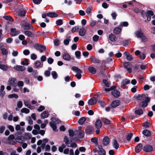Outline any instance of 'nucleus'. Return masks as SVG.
<instances>
[{
	"mask_svg": "<svg viewBox=\"0 0 155 155\" xmlns=\"http://www.w3.org/2000/svg\"><path fill=\"white\" fill-rule=\"evenodd\" d=\"M8 68V66L0 64V69L4 71H6Z\"/></svg>",
	"mask_w": 155,
	"mask_h": 155,
	"instance_id": "38",
	"label": "nucleus"
},
{
	"mask_svg": "<svg viewBox=\"0 0 155 155\" xmlns=\"http://www.w3.org/2000/svg\"><path fill=\"white\" fill-rule=\"evenodd\" d=\"M153 147L149 145H147L143 147V150L145 152H150L153 150Z\"/></svg>",
	"mask_w": 155,
	"mask_h": 155,
	"instance_id": "8",
	"label": "nucleus"
},
{
	"mask_svg": "<svg viewBox=\"0 0 155 155\" xmlns=\"http://www.w3.org/2000/svg\"><path fill=\"white\" fill-rule=\"evenodd\" d=\"M102 121L104 123L107 124H109L110 123V121L106 118H104Z\"/></svg>",
	"mask_w": 155,
	"mask_h": 155,
	"instance_id": "53",
	"label": "nucleus"
},
{
	"mask_svg": "<svg viewBox=\"0 0 155 155\" xmlns=\"http://www.w3.org/2000/svg\"><path fill=\"white\" fill-rule=\"evenodd\" d=\"M124 67L125 68L127 69V71L130 73L132 72L131 68H132V65L131 64L130 62H125L123 63Z\"/></svg>",
	"mask_w": 155,
	"mask_h": 155,
	"instance_id": "4",
	"label": "nucleus"
},
{
	"mask_svg": "<svg viewBox=\"0 0 155 155\" xmlns=\"http://www.w3.org/2000/svg\"><path fill=\"white\" fill-rule=\"evenodd\" d=\"M25 12L24 10H20L19 12V15L22 16H25Z\"/></svg>",
	"mask_w": 155,
	"mask_h": 155,
	"instance_id": "62",
	"label": "nucleus"
},
{
	"mask_svg": "<svg viewBox=\"0 0 155 155\" xmlns=\"http://www.w3.org/2000/svg\"><path fill=\"white\" fill-rule=\"evenodd\" d=\"M24 34L28 37L31 38H33L35 36V35L31 31L26 30L24 31Z\"/></svg>",
	"mask_w": 155,
	"mask_h": 155,
	"instance_id": "19",
	"label": "nucleus"
},
{
	"mask_svg": "<svg viewBox=\"0 0 155 155\" xmlns=\"http://www.w3.org/2000/svg\"><path fill=\"white\" fill-rule=\"evenodd\" d=\"M96 128L97 129H100L102 126V122L101 120H97L95 123Z\"/></svg>",
	"mask_w": 155,
	"mask_h": 155,
	"instance_id": "24",
	"label": "nucleus"
},
{
	"mask_svg": "<svg viewBox=\"0 0 155 155\" xmlns=\"http://www.w3.org/2000/svg\"><path fill=\"white\" fill-rule=\"evenodd\" d=\"M54 45L55 46H57L59 45L60 43V41L59 40L56 39L54 40Z\"/></svg>",
	"mask_w": 155,
	"mask_h": 155,
	"instance_id": "59",
	"label": "nucleus"
},
{
	"mask_svg": "<svg viewBox=\"0 0 155 155\" xmlns=\"http://www.w3.org/2000/svg\"><path fill=\"white\" fill-rule=\"evenodd\" d=\"M18 97L17 94H9L8 96V97L9 98H15L16 99H17Z\"/></svg>",
	"mask_w": 155,
	"mask_h": 155,
	"instance_id": "44",
	"label": "nucleus"
},
{
	"mask_svg": "<svg viewBox=\"0 0 155 155\" xmlns=\"http://www.w3.org/2000/svg\"><path fill=\"white\" fill-rule=\"evenodd\" d=\"M73 138H71L70 140H69L68 138L66 136H65L64 138V141L65 142V144L68 147H70L72 143Z\"/></svg>",
	"mask_w": 155,
	"mask_h": 155,
	"instance_id": "5",
	"label": "nucleus"
},
{
	"mask_svg": "<svg viewBox=\"0 0 155 155\" xmlns=\"http://www.w3.org/2000/svg\"><path fill=\"white\" fill-rule=\"evenodd\" d=\"M34 48L37 50H39L41 53H42L46 49V48L44 45L38 43L35 44L34 45Z\"/></svg>",
	"mask_w": 155,
	"mask_h": 155,
	"instance_id": "3",
	"label": "nucleus"
},
{
	"mask_svg": "<svg viewBox=\"0 0 155 155\" xmlns=\"http://www.w3.org/2000/svg\"><path fill=\"white\" fill-rule=\"evenodd\" d=\"M110 142V139L108 136H105L103 139L102 143L104 146H106L108 145Z\"/></svg>",
	"mask_w": 155,
	"mask_h": 155,
	"instance_id": "14",
	"label": "nucleus"
},
{
	"mask_svg": "<svg viewBox=\"0 0 155 155\" xmlns=\"http://www.w3.org/2000/svg\"><path fill=\"white\" fill-rule=\"evenodd\" d=\"M14 70L19 71H23L25 68V67L20 65H17L13 68Z\"/></svg>",
	"mask_w": 155,
	"mask_h": 155,
	"instance_id": "20",
	"label": "nucleus"
},
{
	"mask_svg": "<svg viewBox=\"0 0 155 155\" xmlns=\"http://www.w3.org/2000/svg\"><path fill=\"white\" fill-rule=\"evenodd\" d=\"M85 131L87 134H90L92 133V130L91 128L89 127H87L86 128Z\"/></svg>",
	"mask_w": 155,
	"mask_h": 155,
	"instance_id": "39",
	"label": "nucleus"
},
{
	"mask_svg": "<svg viewBox=\"0 0 155 155\" xmlns=\"http://www.w3.org/2000/svg\"><path fill=\"white\" fill-rule=\"evenodd\" d=\"M10 31L11 32V35L13 37L16 36L21 33L19 31L17 30L15 28H11Z\"/></svg>",
	"mask_w": 155,
	"mask_h": 155,
	"instance_id": "10",
	"label": "nucleus"
},
{
	"mask_svg": "<svg viewBox=\"0 0 155 155\" xmlns=\"http://www.w3.org/2000/svg\"><path fill=\"white\" fill-rule=\"evenodd\" d=\"M54 59L51 58H49L47 59L48 62L50 64H52L54 62Z\"/></svg>",
	"mask_w": 155,
	"mask_h": 155,
	"instance_id": "58",
	"label": "nucleus"
},
{
	"mask_svg": "<svg viewBox=\"0 0 155 155\" xmlns=\"http://www.w3.org/2000/svg\"><path fill=\"white\" fill-rule=\"evenodd\" d=\"M88 70L90 72L93 74H95L96 71V70L95 68L91 67H89L88 68Z\"/></svg>",
	"mask_w": 155,
	"mask_h": 155,
	"instance_id": "42",
	"label": "nucleus"
},
{
	"mask_svg": "<svg viewBox=\"0 0 155 155\" xmlns=\"http://www.w3.org/2000/svg\"><path fill=\"white\" fill-rule=\"evenodd\" d=\"M98 154L99 155H106V151L104 150H99L98 152Z\"/></svg>",
	"mask_w": 155,
	"mask_h": 155,
	"instance_id": "51",
	"label": "nucleus"
},
{
	"mask_svg": "<svg viewBox=\"0 0 155 155\" xmlns=\"http://www.w3.org/2000/svg\"><path fill=\"white\" fill-rule=\"evenodd\" d=\"M112 62V59L110 57L107 58L105 60H102L101 66V71L100 73L101 74H103V72L105 71V69L104 68L106 66V64H109L110 62Z\"/></svg>",
	"mask_w": 155,
	"mask_h": 155,
	"instance_id": "1",
	"label": "nucleus"
},
{
	"mask_svg": "<svg viewBox=\"0 0 155 155\" xmlns=\"http://www.w3.org/2000/svg\"><path fill=\"white\" fill-rule=\"evenodd\" d=\"M69 134V136L70 137H73L74 135V131L72 130L69 129L68 130Z\"/></svg>",
	"mask_w": 155,
	"mask_h": 155,
	"instance_id": "54",
	"label": "nucleus"
},
{
	"mask_svg": "<svg viewBox=\"0 0 155 155\" xmlns=\"http://www.w3.org/2000/svg\"><path fill=\"white\" fill-rule=\"evenodd\" d=\"M62 58L65 60L69 61L71 59L70 55L67 53H64L62 55Z\"/></svg>",
	"mask_w": 155,
	"mask_h": 155,
	"instance_id": "17",
	"label": "nucleus"
},
{
	"mask_svg": "<svg viewBox=\"0 0 155 155\" xmlns=\"http://www.w3.org/2000/svg\"><path fill=\"white\" fill-rule=\"evenodd\" d=\"M15 129L18 132H22L23 131V128L22 127L21 129L20 126L18 124L16 126Z\"/></svg>",
	"mask_w": 155,
	"mask_h": 155,
	"instance_id": "36",
	"label": "nucleus"
},
{
	"mask_svg": "<svg viewBox=\"0 0 155 155\" xmlns=\"http://www.w3.org/2000/svg\"><path fill=\"white\" fill-rule=\"evenodd\" d=\"M17 85L19 87H22L24 85V83L22 81H19L17 83Z\"/></svg>",
	"mask_w": 155,
	"mask_h": 155,
	"instance_id": "60",
	"label": "nucleus"
},
{
	"mask_svg": "<svg viewBox=\"0 0 155 155\" xmlns=\"http://www.w3.org/2000/svg\"><path fill=\"white\" fill-rule=\"evenodd\" d=\"M86 118L85 117H82L78 121V123L80 125H82L86 120Z\"/></svg>",
	"mask_w": 155,
	"mask_h": 155,
	"instance_id": "34",
	"label": "nucleus"
},
{
	"mask_svg": "<svg viewBox=\"0 0 155 155\" xmlns=\"http://www.w3.org/2000/svg\"><path fill=\"white\" fill-rule=\"evenodd\" d=\"M71 36H66V39L64 41V44L65 45H69L70 41L71 40Z\"/></svg>",
	"mask_w": 155,
	"mask_h": 155,
	"instance_id": "28",
	"label": "nucleus"
},
{
	"mask_svg": "<svg viewBox=\"0 0 155 155\" xmlns=\"http://www.w3.org/2000/svg\"><path fill=\"white\" fill-rule=\"evenodd\" d=\"M28 21L29 22V21L27 20V22H25L24 21H22L21 23V25L24 30H33V26L29 23H27Z\"/></svg>",
	"mask_w": 155,
	"mask_h": 155,
	"instance_id": "2",
	"label": "nucleus"
},
{
	"mask_svg": "<svg viewBox=\"0 0 155 155\" xmlns=\"http://www.w3.org/2000/svg\"><path fill=\"white\" fill-rule=\"evenodd\" d=\"M63 23L62 20L61 19L57 20L56 22V24L58 25H61Z\"/></svg>",
	"mask_w": 155,
	"mask_h": 155,
	"instance_id": "55",
	"label": "nucleus"
},
{
	"mask_svg": "<svg viewBox=\"0 0 155 155\" xmlns=\"http://www.w3.org/2000/svg\"><path fill=\"white\" fill-rule=\"evenodd\" d=\"M45 109V107L44 106L41 105L39 106V108L37 110L39 112H41L44 110Z\"/></svg>",
	"mask_w": 155,
	"mask_h": 155,
	"instance_id": "63",
	"label": "nucleus"
},
{
	"mask_svg": "<svg viewBox=\"0 0 155 155\" xmlns=\"http://www.w3.org/2000/svg\"><path fill=\"white\" fill-rule=\"evenodd\" d=\"M103 81L105 86L107 87H109L110 86V83H109L106 80L103 79Z\"/></svg>",
	"mask_w": 155,
	"mask_h": 155,
	"instance_id": "50",
	"label": "nucleus"
},
{
	"mask_svg": "<svg viewBox=\"0 0 155 155\" xmlns=\"http://www.w3.org/2000/svg\"><path fill=\"white\" fill-rule=\"evenodd\" d=\"M116 87L115 86H111L109 88H103V90H104L106 92H109L110 91H112V90H114V89H116Z\"/></svg>",
	"mask_w": 155,
	"mask_h": 155,
	"instance_id": "37",
	"label": "nucleus"
},
{
	"mask_svg": "<svg viewBox=\"0 0 155 155\" xmlns=\"http://www.w3.org/2000/svg\"><path fill=\"white\" fill-rule=\"evenodd\" d=\"M133 134L131 133L128 134H127V135L126 137L127 140V141L130 140L131 139L132 136H133Z\"/></svg>",
	"mask_w": 155,
	"mask_h": 155,
	"instance_id": "49",
	"label": "nucleus"
},
{
	"mask_svg": "<svg viewBox=\"0 0 155 155\" xmlns=\"http://www.w3.org/2000/svg\"><path fill=\"white\" fill-rule=\"evenodd\" d=\"M49 115V113L48 111L45 110L42 113L41 115V119H44L48 117Z\"/></svg>",
	"mask_w": 155,
	"mask_h": 155,
	"instance_id": "23",
	"label": "nucleus"
},
{
	"mask_svg": "<svg viewBox=\"0 0 155 155\" xmlns=\"http://www.w3.org/2000/svg\"><path fill=\"white\" fill-rule=\"evenodd\" d=\"M7 143L9 144L14 145L16 143V142L14 140H8L7 141Z\"/></svg>",
	"mask_w": 155,
	"mask_h": 155,
	"instance_id": "57",
	"label": "nucleus"
},
{
	"mask_svg": "<svg viewBox=\"0 0 155 155\" xmlns=\"http://www.w3.org/2000/svg\"><path fill=\"white\" fill-rule=\"evenodd\" d=\"M90 58L91 59V61L93 63L96 64L101 63L100 60H99L98 59L96 58H92L91 57H90Z\"/></svg>",
	"mask_w": 155,
	"mask_h": 155,
	"instance_id": "35",
	"label": "nucleus"
},
{
	"mask_svg": "<svg viewBox=\"0 0 155 155\" xmlns=\"http://www.w3.org/2000/svg\"><path fill=\"white\" fill-rule=\"evenodd\" d=\"M97 102L99 103L102 107H104L105 106L104 103L101 100H98Z\"/></svg>",
	"mask_w": 155,
	"mask_h": 155,
	"instance_id": "61",
	"label": "nucleus"
},
{
	"mask_svg": "<svg viewBox=\"0 0 155 155\" xmlns=\"http://www.w3.org/2000/svg\"><path fill=\"white\" fill-rule=\"evenodd\" d=\"M71 69L73 71L77 73H82V71L77 67L72 66Z\"/></svg>",
	"mask_w": 155,
	"mask_h": 155,
	"instance_id": "33",
	"label": "nucleus"
},
{
	"mask_svg": "<svg viewBox=\"0 0 155 155\" xmlns=\"http://www.w3.org/2000/svg\"><path fill=\"white\" fill-rule=\"evenodd\" d=\"M49 125L50 127L55 132H57L58 130L57 128V126L56 125L54 124L51 122H50L49 123Z\"/></svg>",
	"mask_w": 155,
	"mask_h": 155,
	"instance_id": "30",
	"label": "nucleus"
},
{
	"mask_svg": "<svg viewBox=\"0 0 155 155\" xmlns=\"http://www.w3.org/2000/svg\"><path fill=\"white\" fill-rule=\"evenodd\" d=\"M140 28H139L137 31L134 32V34L136 35L138 38H140L144 35Z\"/></svg>",
	"mask_w": 155,
	"mask_h": 155,
	"instance_id": "7",
	"label": "nucleus"
},
{
	"mask_svg": "<svg viewBox=\"0 0 155 155\" xmlns=\"http://www.w3.org/2000/svg\"><path fill=\"white\" fill-rule=\"evenodd\" d=\"M34 68H39L43 67V64L38 60L36 61L34 64Z\"/></svg>",
	"mask_w": 155,
	"mask_h": 155,
	"instance_id": "12",
	"label": "nucleus"
},
{
	"mask_svg": "<svg viewBox=\"0 0 155 155\" xmlns=\"http://www.w3.org/2000/svg\"><path fill=\"white\" fill-rule=\"evenodd\" d=\"M6 20H9L11 21H14V20L12 17L10 16H4L3 17Z\"/></svg>",
	"mask_w": 155,
	"mask_h": 155,
	"instance_id": "48",
	"label": "nucleus"
},
{
	"mask_svg": "<svg viewBox=\"0 0 155 155\" xmlns=\"http://www.w3.org/2000/svg\"><path fill=\"white\" fill-rule=\"evenodd\" d=\"M153 12L151 10H147L146 12V16L147 17V20L148 21H149L151 19V16L153 15Z\"/></svg>",
	"mask_w": 155,
	"mask_h": 155,
	"instance_id": "11",
	"label": "nucleus"
},
{
	"mask_svg": "<svg viewBox=\"0 0 155 155\" xmlns=\"http://www.w3.org/2000/svg\"><path fill=\"white\" fill-rule=\"evenodd\" d=\"M120 104V101L119 100H115L113 101L111 104V107L113 108H115Z\"/></svg>",
	"mask_w": 155,
	"mask_h": 155,
	"instance_id": "21",
	"label": "nucleus"
},
{
	"mask_svg": "<svg viewBox=\"0 0 155 155\" xmlns=\"http://www.w3.org/2000/svg\"><path fill=\"white\" fill-rule=\"evenodd\" d=\"M86 31L85 29L84 28H80L79 31V35L81 37H84L86 34Z\"/></svg>",
	"mask_w": 155,
	"mask_h": 155,
	"instance_id": "22",
	"label": "nucleus"
},
{
	"mask_svg": "<svg viewBox=\"0 0 155 155\" xmlns=\"http://www.w3.org/2000/svg\"><path fill=\"white\" fill-rule=\"evenodd\" d=\"M144 101H142L140 104L141 107H146L148 103L150 102V99L149 97L147 98Z\"/></svg>",
	"mask_w": 155,
	"mask_h": 155,
	"instance_id": "13",
	"label": "nucleus"
},
{
	"mask_svg": "<svg viewBox=\"0 0 155 155\" xmlns=\"http://www.w3.org/2000/svg\"><path fill=\"white\" fill-rule=\"evenodd\" d=\"M81 52L79 51H77L75 53L76 57L78 59H80L81 58Z\"/></svg>",
	"mask_w": 155,
	"mask_h": 155,
	"instance_id": "47",
	"label": "nucleus"
},
{
	"mask_svg": "<svg viewBox=\"0 0 155 155\" xmlns=\"http://www.w3.org/2000/svg\"><path fill=\"white\" fill-rule=\"evenodd\" d=\"M51 74L53 79H56L58 77V75L56 72L55 71H52L51 72Z\"/></svg>",
	"mask_w": 155,
	"mask_h": 155,
	"instance_id": "45",
	"label": "nucleus"
},
{
	"mask_svg": "<svg viewBox=\"0 0 155 155\" xmlns=\"http://www.w3.org/2000/svg\"><path fill=\"white\" fill-rule=\"evenodd\" d=\"M111 15L112 16L113 19L114 20L116 19V17L117 16V15L115 12H112L111 14Z\"/></svg>",
	"mask_w": 155,
	"mask_h": 155,
	"instance_id": "52",
	"label": "nucleus"
},
{
	"mask_svg": "<svg viewBox=\"0 0 155 155\" xmlns=\"http://www.w3.org/2000/svg\"><path fill=\"white\" fill-rule=\"evenodd\" d=\"M112 146L116 150H117L119 147V144L117 142L116 139H114L113 140Z\"/></svg>",
	"mask_w": 155,
	"mask_h": 155,
	"instance_id": "25",
	"label": "nucleus"
},
{
	"mask_svg": "<svg viewBox=\"0 0 155 155\" xmlns=\"http://www.w3.org/2000/svg\"><path fill=\"white\" fill-rule=\"evenodd\" d=\"M143 134L146 137H150L151 135V132L148 130L145 129L143 131Z\"/></svg>",
	"mask_w": 155,
	"mask_h": 155,
	"instance_id": "27",
	"label": "nucleus"
},
{
	"mask_svg": "<svg viewBox=\"0 0 155 155\" xmlns=\"http://www.w3.org/2000/svg\"><path fill=\"white\" fill-rule=\"evenodd\" d=\"M109 38L110 40L112 42L115 41L117 40L115 36L112 33L109 35Z\"/></svg>",
	"mask_w": 155,
	"mask_h": 155,
	"instance_id": "31",
	"label": "nucleus"
},
{
	"mask_svg": "<svg viewBox=\"0 0 155 155\" xmlns=\"http://www.w3.org/2000/svg\"><path fill=\"white\" fill-rule=\"evenodd\" d=\"M148 97L147 95L142 94L141 95H138L137 97V99L138 100H145Z\"/></svg>",
	"mask_w": 155,
	"mask_h": 155,
	"instance_id": "15",
	"label": "nucleus"
},
{
	"mask_svg": "<svg viewBox=\"0 0 155 155\" xmlns=\"http://www.w3.org/2000/svg\"><path fill=\"white\" fill-rule=\"evenodd\" d=\"M21 112L22 113H25L26 114H28L29 113L30 110L26 108H23L21 109Z\"/></svg>",
	"mask_w": 155,
	"mask_h": 155,
	"instance_id": "41",
	"label": "nucleus"
},
{
	"mask_svg": "<svg viewBox=\"0 0 155 155\" xmlns=\"http://www.w3.org/2000/svg\"><path fill=\"white\" fill-rule=\"evenodd\" d=\"M128 23L127 21L121 22L119 25L120 27H127L128 25Z\"/></svg>",
	"mask_w": 155,
	"mask_h": 155,
	"instance_id": "40",
	"label": "nucleus"
},
{
	"mask_svg": "<svg viewBox=\"0 0 155 155\" xmlns=\"http://www.w3.org/2000/svg\"><path fill=\"white\" fill-rule=\"evenodd\" d=\"M143 148V145L142 143H140L137 144L135 147V151L137 153L139 152Z\"/></svg>",
	"mask_w": 155,
	"mask_h": 155,
	"instance_id": "26",
	"label": "nucleus"
},
{
	"mask_svg": "<svg viewBox=\"0 0 155 155\" xmlns=\"http://www.w3.org/2000/svg\"><path fill=\"white\" fill-rule=\"evenodd\" d=\"M40 60L43 63L46 60V57L45 55H43L41 57Z\"/></svg>",
	"mask_w": 155,
	"mask_h": 155,
	"instance_id": "64",
	"label": "nucleus"
},
{
	"mask_svg": "<svg viewBox=\"0 0 155 155\" xmlns=\"http://www.w3.org/2000/svg\"><path fill=\"white\" fill-rule=\"evenodd\" d=\"M115 89L112 90L111 94L114 97L117 98L120 96V93L119 91Z\"/></svg>",
	"mask_w": 155,
	"mask_h": 155,
	"instance_id": "9",
	"label": "nucleus"
},
{
	"mask_svg": "<svg viewBox=\"0 0 155 155\" xmlns=\"http://www.w3.org/2000/svg\"><path fill=\"white\" fill-rule=\"evenodd\" d=\"M17 81L15 78H9L8 81V84L12 86L15 87L17 85Z\"/></svg>",
	"mask_w": 155,
	"mask_h": 155,
	"instance_id": "6",
	"label": "nucleus"
},
{
	"mask_svg": "<svg viewBox=\"0 0 155 155\" xmlns=\"http://www.w3.org/2000/svg\"><path fill=\"white\" fill-rule=\"evenodd\" d=\"M47 15L51 18L57 17L58 16V15L57 13L54 12H51L47 13Z\"/></svg>",
	"mask_w": 155,
	"mask_h": 155,
	"instance_id": "16",
	"label": "nucleus"
},
{
	"mask_svg": "<svg viewBox=\"0 0 155 155\" xmlns=\"http://www.w3.org/2000/svg\"><path fill=\"white\" fill-rule=\"evenodd\" d=\"M120 27L119 26L118 27L115 28L114 30V33L116 35L119 34L121 30V29Z\"/></svg>",
	"mask_w": 155,
	"mask_h": 155,
	"instance_id": "32",
	"label": "nucleus"
},
{
	"mask_svg": "<svg viewBox=\"0 0 155 155\" xmlns=\"http://www.w3.org/2000/svg\"><path fill=\"white\" fill-rule=\"evenodd\" d=\"M2 54L3 55H6L8 54V51L5 48H3L1 49Z\"/></svg>",
	"mask_w": 155,
	"mask_h": 155,
	"instance_id": "43",
	"label": "nucleus"
},
{
	"mask_svg": "<svg viewBox=\"0 0 155 155\" xmlns=\"http://www.w3.org/2000/svg\"><path fill=\"white\" fill-rule=\"evenodd\" d=\"M130 82V80L125 79L122 81L121 83V87H123L124 88L125 86L129 84Z\"/></svg>",
	"mask_w": 155,
	"mask_h": 155,
	"instance_id": "18",
	"label": "nucleus"
},
{
	"mask_svg": "<svg viewBox=\"0 0 155 155\" xmlns=\"http://www.w3.org/2000/svg\"><path fill=\"white\" fill-rule=\"evenodd\" d=\"M140 38L141 39L142 41L145 42L147 40V37L145 34Z\"/></svg>",
	"mask_w": 155,
	"mask_h": 155,
	"instance_id": "56",
	"label": "nucleus"
},
{
	"mask_svg": "<svg viewBox=\"0 0 155 155\" xmlns=\"http://www.w3.org/2000/svg\"><path fill=\"white\" fill-rule=\"evenodd\" d=\"M124 54L126 56V59L127 60L130 61L133 59L132 56L129 53H128L127 52L125 51L124 52Z\"/></svg>",
	"mask_w": 155,
	"mask_h": 155,
	"instance_id": "29",
	"label": "nucleus"
},
{
	"mask_svg": "<svg viewBox=\"0 0 155 155\" xmlns=\"http://www.w3.org/2000/svg\"><path fill=\"white\" fill-rule=\"evenodd\" d=\"M135 112L136 114L139 115H141L143 114V110L141 109L135 110Z\"/></svg>",
	"mask_w": 155,
	"mask_h": 155,
	"instance_id": "46",
	"label": "nucleus"
}]
</instances>
